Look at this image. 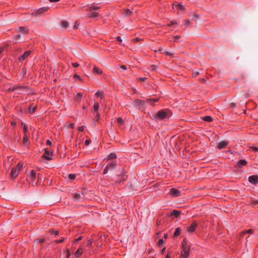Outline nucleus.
<instances>
[{"label": "nucleus", "mask_w": 258, "mask_h": 258, "mask_svg": "<svg viewBox=\"0 0 258 258\" xmlns=\"http://www.w3.org/2000/svg\"><path fill=\"white\" fill-rule=\"evenodd\" d=\"M64 240V238H62L60 240H55L54 241V242H55V243H61V242H63Z\"/></svg>", "instance_id": "nucleus-42"}, {"label": "nucleus", "mask_w": 258, "mask_h": 258, "mask_svg": "<svg viewBox=\"0 0 258 258\" xmlns=\"http://www.w3.org/2000/svg\"><path fill=\"white\" fill-rule=\"evenodd\" d=\"M81 196L79 194L75 193L73 194V198L74 199L79 200L80 199Z\"/></svg>", "instance_id": "nucleus-36"}, {"label": "nucleus", "mask_w": 258, "mask_h": 258, "mask_svg": "<svg viewBox=\"0 0 258 258\" xmlns=\"http://www.w3.org/2000/svg\"><path fill=\"white\" fill-rule=\"evenodd\" d=\"M189 23H190V22L188 20H186L184 21L185 25H189Z\"/></svg>", "instance_id": "nucleus-64"}, {"label": "nucleus", "mask_w": 258, "mask_h": 258, "mask_svg": "<svg viewBox=\"0 0 258 258\" xmlns=\"http://www.w3.org/2000/svg\"><path fill=\"white\" fill-rule=\"evenodd\" d=\"M181 212L176 210H174L171 213V215H173L175 216L176 218H177L180 215Z\"/></svg>", "instance_id": "nucleus-19"}, {"label": "nucleus", "mask_w": 258, "mask_h": 258, "mask_svg": "<svg viewBox=\"0 0 258 258\" xmlns=\"http://www.w3.org/2000/svg\"><path fill=\"white\" fill-rule=\"evenodd\" d=\"M169 114H151L150 117L156 121H159L168 119L170 115Z\"/></svg>", "instance_id": "nucleus-3"}, {"label": "nucleus", "mask_w": 258, "mask_h": 258, "mask_svg": "<svg viewBox=\"0 0 258 258\" xmlns=\"http://www.w3.org/2000/svg\"><path fill=\"white\" fill-rule=\"evenodd\" d=\"M173 8L174 11H178V12L180 10H183L184 8L182 5L179 4H174L173 5Z\"/></svg>", "instance_id": "nucleus-12"}, {"label": "nucleus", "mask_w": 258, "mask_h": 258, "mask_svg": "<svg viewBox=\"0 0 258 258\" xmlns=\"http://www.w3.org/2000/svg\"><path fill=\"white\" fill-rule=\"evenodd\" d=\"M91 143V140H86L85 142V145L86 146H88Z\"/></svg>", "instance_id": "nucleus-52"}, {"label": "nucleus", "mask_w": 258, "mask_h": 258, "mask_svg": "<svg viewBox=\"0 0 258 258\" xmlns=\"http://www.w3.org/2000/svg\"><path fill=\"white\" fill-rule=\"evenodd\" d=\"M36 107L35 106L32 105V113H33L35 111H36Z\"/></svg>", "instance_id": "nucleus-60"}, {"label": "nucleus", "mask_w": 258, "mask_h": 258, "mask_svg": "<svg viewBox=\"0 0 258 258\" xmlns=\"http://www.w3.org/2000/svg\"><path fill=\"white\" fill-rule=\"evenodd\" d=\"M108 170H109V168H108L106 166V167H105V168H104V171H103V174H107V172H108Z\"/></svg>", "instance_id": "nucleus-55"}, {"label": "nucleus", "mask_w": 258, "mask_h": 258, "mask_svg": "<svg viewBox=\"0 0 258 258\" xmlns=\"http://www.w3.org/2000/svg\"><path fill=\"white\" fill-rule=\"evenodd\" d=\"M51 142L50 141V140H47L46 141V145H49V146H51Z\"/></svg>", "instance_id": "nucleus-62"}, {"label": "nucleus", "mask_w": 258, "mask_h": 258, "mask_svg": "<svg viewBox=\"0 0 258 258\" xmlns=\"http://www.w3.org/2000/svg\"><path fill=\"white\" fill-rule=\"evenodd\" d=\"M93 73L100 75L102 74V71L99 68L94 67L93 69Z\"/></svg>", "instance_id": "nucleus-20"}, {"label": "nucleus", "mask_w": 258, "mask_h": 258, "mask_svg": "<svg viewBox=\"0 0 258 258\" xmlns=\"http://www.w3.org/2000/svg\"><path fill=\"white\" fill-rule=\"evenodd\" d=\"M245 234L248 233V234H252L253 233V230L251 229H249L247 230H244Z\"/></svg>", "instance_id": "nucleus-40"}, {"label": "nucleus", "mask_w": 258, "mask_h": 258, "mask_svg": "<svg viewBox=\"0 0 258 258\" xmlns=\"http://www.w3.org/2000/svg\"><path fill=\"white\" fill-rule=\"evenodd\" d=\"M88 17L91 18H96L98 17V14L95 12H91L90 14L88 15Z\"/></svg>", "instance_id": "nucleus-26"}, {"label": "nucleus", "mask_w": 258, "mask_h": 258, "mask_svg": "<svg viewBox=\"0 0 258 258\" xmlns=\"http://www.w3.org/2000/svg\"><path fill=\"white\" fill-rule=\"evenodd\" d=\"M25 28L23 27H20L19 28V31L20 32H25Z\"/></svg>", "instance_id": "nucleus-49"}, {"label": "nucleus", "mask_w": 258, "mask_h": 258, "mask_svg": "<svg viewBox=\"0 0 258 258\" xmlns=\"http://www.w3.org/2000/svg\"><path fill=\"white\" fill-rule=\"evenodd\" d=\"M49 9L48 7H43L38 9L35 12L33 13V15L34 16H37L40 15L42 13L46 12Z\"/></svg>", "instance_id": "nucleus-6"}, {"label": "nucleus", "mask_w": 258, "mask_h": 258, "mask_svg": "<svg viewBox=\"0 0 258 258\" xmlns=\"http://www.w3.org/2000/svg\"><path fill=\"white\" fill-rule=\"evenodd\" d=\"M23 166V164L21 162H19L15 168H17V170L19 171L22 169Z\"/></svg>", "instance_id": "nucleus-29"}, {"label": "nucleus", "mask_w": 258, "mask_h": 258, "mask_svg": "<svg viewBox=\"0 0 258 258\" xmlns=\"http://www.w3.org/2000/svg\"><path fill=\"white\" fill-rule=\"evenodd\" d=\"M83 252V248H79L75 253V255L77 257H79Z\"/></svg>", "instance_id": "nucleus-17"}, {"label": "nucleus", "mask_w": 258, "mask_h": 258, "mask_svg": "<svg viewBox=\"0 0 258 258\" xmlns=\"http://www.w3.org/2000/svg\"><path fill=\"white\" fill-rule=\"evenodd\" d=\"M116 163L114 162H112L111 163H108L106 167L109 168V169H114L115 167Z\"/></svg>", "instance_id": "nucleus-21"}, {"label": "nucleus", "mask_w": 258, "mask_h": 258, "mask_svg": "<svg viewBox=\"0 0 258 258\" xmlns=\"http://www.w3.org/2000/svg\"><path fill=\"white\" fill-rule=\"evenodd\" d=\"M66 252H67V256H66V258H69L70 256V251L68 249H67L66 250Z\"/></svg>", "instance_id": "nucleus-53"}, {"label": "nucleus", "mask_w": 258, "mask_h": 258, "mask_svg": "<svg viewBox=\"0 0 258 258\" xmlns=\"http://www.w3.org/2000/svg\"><path fill=\"white\" fill-rule=\"evenodd\" d=\"M74 78H75V79H78L79 80L82 81V79H81V77L79 75H78L77 74H75L74 75Z\"/></svg>", "instance_id": "nucleus-48"}, {"label": "nucleus", "mask_w": 258, "mask_h": 258, "mask_svg": "<svg viewBox=\"0 0 258 258\" xmlns=\"http://www.w3.org/2000/svg\"><path fill=\"white\" fill-rule=\"evenodd\" d=\"M100 114H96V115L95 116V120L96 121H98L100 119Z\"/></svg>", "instance_id": "nucleus-54"}, {"label": "nucleus", "mask_w": 258, "mask_h": 258, "mask_svg": "<svg viewBox=\"0 0 258 258\" xmlns=\"http://www.w3.org/2000/svg\"><path fill=\"white\" fill-rule=\"evenodd\" d=\"M79 26V24L77 23V22H75V25H74V29H77Z\"/></svg>", "instance_id": "nucleus-57"}, {"label": "nucleus", "mask_w": 258, "mask_h": 258, "mask_svg": "<svg viewBox=\"0 0 258 258\" xmlns=\"http://www.w3.org/2000/svg\"><path fill=\"white\" fill-rule=\"evenodd\" d=\"M116 158V155L115 153H110L109 156H108V159L111 160V159H114Z\"/></svg>", "instance_id": "nucleus-28"}, {"label": "nucleus", "mask_w": 258, "mask_h": 258, "mask_svg": "<svg viewBox=\"0 0 258 258\" xmlns=\"http://www.w3.org/2000/svg\"><path fill=\"white\" fill-rule=\"evenodd\" d=\"M180 38V37L179 36H173V37H171V38H170V41H175V42H177L178 39Z\"/></svg>", "instance_id": "nucleus-33"}, {"label": "nucleus", "mask_w": 258, "mask_h": 258, "mask_svg": "<svg viewBox=\"0 0 258 258\" xmlns=\"http://www.w3.org/2000/svg\"><path fill=\"white\" fill-rule=\"evenodd\" d=\"M23 143L24 145H28L29 144V137L27 136V134H25L24 135L23 139Z\"/></svg>", "instance_id": "nucleus-18"}, {"label": "nucleus", "mask_w": 258, "mask_h": 258, "mask_svg": "<svg viewBox=\"0 0 258 258\" xmlns=\"http://www.w3.org/2000/svg\"><path fill=\"white\" fill-rule=\"evenodd\" d=\"M132 12L128 9L123 11V15L126 16H130L131 15Z\"/></svg>", "instance_id": "nucleus-31"}, {"label": "nucleus", "mask_w": 258, "mask_h": 258, "mask_svg": "<svg viewBox=\"0 0 258 258\" xmlns=\"http://www.w3.org/2000/svg\"><path fill=\"white\" fill-rule=\"evenodd\" d=\"M18 171L17 168H13L11 170L10 176L12 178H15L18 176Z\"/></svg>", "instance_id": "nucleus-13"}, {"label": "nucleus", "mask_w": 258, "mask_h": 258, "mask_svg": "<svg viewBox=\"0 0 258 258\" xmlns=\"http://www.w3.org/2000/svg\"><path fill=\"white\" fill-rule=\"evenodd\" d=\"M251 204L252 205H256L258 204V201L257 200H254L251 201Z\"/></svg>", "instance_id": "nucleus-50"}, {"label": "nucleus", "mask_w": 258, "mask_h": 258, "mask_svg": "<svg viewBox=\"0 0 258 258\" xmlns=\"http://www.w3.org/2000/svg\"><path fill=\"white\" fill-rule=\"evenodd\" d=\"M248 181L254 185L257 184L258 183V175L250 176L248 177Z\"/></svg>", "instance_id": "nucleus-8"}, {"label": "nucleus", "mask_w": 258, "mask_h": 258, "mask_svg": "<svg viewBox=\"0 0 258 258\" xmlns=\"http://www.w3.org/2000/svg\"><path fill=\"white\" fill-rule=\"evenodd\" d=\"M69 177L71 179H74L76 178V175L73 174H69Z\"/></svg>", "instance_id": "nucleus-44"}, {"label": "nucleus", "mask_w": 258, "mask_h": 258, "mask_svg": "<svg viewBox=\"0 0 258 258\" xmlns=\"http://www.w3.org/2000/svg\"><path fill=\"white\" fill-rule=\"evenodd\" d=\"M61 25L62 27L66 28L69 27V23L67 21H63L61 22Z\"/></svg>", "instance_id": "nucleus-27"}, {"label": "nucleus", "mask_w": 258, "mask_h": 258, "mask_svg": "<svg viewBox=\"0 0 258 258\" xmlns=\"http://www.w3.org/2000/svg\"><path fill=\"white\" fill-rule=\"evenodd\" d=\"M52 152L48 151L47 149H45L44 154L42 155V158L44 159L49 160L51 159V158L47 155H52Z\"/></svg>", "instance_id": "nucleus-11"}, {"label": "nucleus", "mask_w": 258, "mask_h": 258, "mask_svg": "<svg viewBox=\"0 0 258 258\" xmlns=\"http://www.w3.org/2000/svg\"><path fill=\"white\" fill-rule=\"evenodd\" d=\"M93 240L92 239H88L87 242V246H91Z\"/></svg>", "instance_id": "nucleus-38"}, {"label": "nucleus", "mask_w": 258, "mask_h": 258, "mask_svg": "<svg viewBox=\"0 0 258 258\" xmlns=\"http://www.w3.org/2000/svg\"><path fill=\"white\" fill-rule=\"evenodd\" d=\"M11 123V125L12 126H16V122L15 121H12Z\"/></svg>", "instance_id": "nucleus-63"}, {"label": "nucleus", "mask_w": 258, "mask_h": 258, "mask_svg": "<svg viewBox=\"0 0 258 258\" xmlns=\"http://www.w3.org/2000/svg\"><path fill=\"white\" fill-rule=\"evenodd\" d=\"M83 95L82 93H78L75 97V100L77 101H80L82 98Z\"/></svg>", "instance_id": "nucleus-30"}, {"label": "nucleus", "mask_w": 258, "mask_h": 258, "mask_svg": "<svg viewBox=\"0 0 258 258\" xmlns=\"http://www.w3.org/2000/svg\"><path fill=\"white\" fill-rule=\"evenodd\" d=\"M36 172L34 170H32L29 175V178L34 180L36 178Z\"/></svg>", "instance_id": "nucleus-16"}, {"label": "nucleus", "mask_w": 258, "mask_h": 258, "mask_svg": "<svg viewBox=\"0 0 258 258\" xmlns=\"http://www.w3.org/2000/svg\"><path fill=\"white\" fill-rule=\"evenodd\" d=\"M198 226V223L196 221H194L190 225L186 227V230L188 232H194Z\"/></svg>", "instance_id": "nucleus-5"}, {"label": "nucleus", "mask_w": 258, "mask_h": 258, "mask_svg": "<svg viewBox=\"0 0 258 258\" xmlns=\"http://www.w3.org/2000/svg\"><path fill=\"white\" fill-rule=\"evenodd\" d=\"M48 232L51 234H54L55 235H57L59 234V231L57 230H55L53 229H50L49 230Z\"/></svg>", "instance_id": "nucleus-24"}, {"label": "nucleus", "mask_w": 258, "mask_h": 258, "mask_svg": "<svg viewBox=\"0 0 258 258\" xmlns=\"http://www.w3.org/2000/svg\"><path fill=\"white\" fill-rule=\"evenodd\" d=\"M36 241L40 243H43L45 241V239L44 238H38L36 239Z\"/></svg>", "instance_id": "nucleus-41"}, {"label": "nucleus", "mask_w": 258, "mask_h": 258, "mask_svg": "<svg viewBox=\"0 0 258 258\" xmlns=\"http://www.w3.org/2000/svg\"><path fill=\"white\" fill-rule=\"evenodd\" d=\"M202 119L205 121L207 122H211L213 120V118L210 116H206L203 117H202Z\"/></svg>", "instance_id": "nucleus-22"}, {"label": "nucleus", "mask_w": 258, "mask_h": 258, "mask_svg": "<svg viewBox=\"0 0 258 258\" xmlns=\"http://www.w3.org/2000/svg\"><path fill=\"white\" fill-rule=\"evenodd\" d=\"M72 66H73L74 68H77V67H78L79 66V64L78 63L74 62V63H72Z\"/></svg>", "instance_id": "nucleus-58"}, {"label": "nucleus", "mask_w": 258, "mask_h": 258, "mask_svg": "<svg viewBox=\"0 0 258 258\" xmlns=\"http://www.w3.org/2000/svg\"><path fill=\"white\" fill-rule=\"evenodd\" d=\"M95 96L98 98H102L103 97V93L102 91H97L95 94Z\"/></svg>", "instance_id": "nucleus-25"}, {"label": "nucleus", "mask_w": 258, "mask_h": 258, "mask_svg": "<svg viewBox=\"0 0 258 258\" xmlns=\"http://www.w3.org/2000/svg\"><path fill=\"white\" fill-rule=\"evenodd\" d=\"M251 149L254 152H258V148L255 147H252Z\"/></svg>", "instance_id": "nucleus-56"}, {"label": "nucleus", "mask_w": 258, "mask_h": 258, "mask_svg": "<svg viewBox=\"0 0 258 258\" xmlns=\"http://www.w3.org/2000/svg\"><path fill=\"white\" fill-rule=\"evenodd\" d=\"M164 243V240L163 239H160L159 240V241H158V242L157 243V245L159 246H160L162 245H163Z\"/></svg>", "instance_id": "nucleus-37"}, {"label": "nucleus", "mask_w": 258, "mask_h": 258, "mask_svg": "<svg viewBox=\"0 0 258 258\" xmlns=\"http://www.w3.org/2000/svg\"><path fill=\"white\" fill-rule=\"evenodd\" d=\"M77 129H78V131H79V132H83L84 130V126H81L80 127H78L77 128Z\"/></svg>", "instance_id": "nucleus-47"}, {"label": "nucleus", "mask_w": 258, "mask_h": 258, "mask_svg": "<svg viewBox=\"0 0 258 258\" xmlns=\"http://www.w3.org/2000/svg\"><path fill=\"white\" fill-rule=\"evenodd\" d=\"M177 22L175 21H171L170 23H169V24H168V26H171L173 25H174V24H177Z\"/></svg>", "instance_id": "nucleus-43"}, {"label": "nucleus", "mask_w": 258, "mask_h": 258, "mask_svg": "<svg viewBox=\"0 0 258 258\" xmlns=\"http://www.w3.org/2000/svg\"><path fill=\"white\" fill-rule=\"evenodd\" d=\"M20 38H21V35H17L15 36L14 38L15 41H18L20 39Z\"/></svg>", "instance_id": "nucleus-46"}, {"label": "nucleus", "mask_w": 258, "mask_h": 258, "mask_svg": "<svg viewBox=\"0 0 258 258\" xmlns=\"http://www.w3.org/2000/svg\"><path fill=\"white\" fill-rule=\"evenodd\" d=\"M228 144V142L222 141L217 144V148L219 149H222L225 148Z\"/></svg>", "instance_id": "nucleus-10"}, {"label": "nucleus", "mask_w": 258, "mask_h": 258, "mask_svg": "<svg viewBox=\"0 0 258 258\" xmlns=\"http://www.w3.org/2000/svg\"><path fill=\"white\" fill-rule=\"evenodd\" d=\"M31 51H25L23 54H22V55H21L18 59L20 61H23L24 60H25V59H26L29 55L30 54H31Z\"/></svg>", "instance_id": "nucleus-9"}, {"label": "nucleus", "mask_w": 258, "mask_h": 258, "mask_svg": "<svg viewBox=\"0 0 258 258\" xmlns=\"http://www.w3.org/2000/svg\"><path fill=\"white\" fill-rule=\"evenodd\" d=\"M82 238V236H80L79 237V238L76 239L75 240H74V242H78L79 241L81 240Z\"/></svg>", "instance_id": "nucleus-59"}, {"label": "nucleus", "mask_w": 258, "mask_h": 258, "mask_svg": "<svg viewBox=\"0 0 258 258\" xmlns=\"http://www.w3.org/2000/svg\"><path fill=\"white\" fill-rule=\"evenodd\" d=\"M182 250L180 252V257L179 258H187L190 249V245L188 244L186 239H184L181 242Z\"/></svg>", "instance_id": "nucleus-1"}, {"label": "nucleus", "mask_w": 258, "mask_h": 258, "mask_svg": "<svg viewBox=\"0 0 258 258\" xmlns=\"http://www.w3.org/2000/svg\"><path fill=\"white\" fill-rule=\"evenodd\" d=\"M247 163L245 160L241 159L237 162V165L239 168H241V166H246Z\"/></svg>", "instance_id": "nucleus-14"}, {"label": "nucleus", "mask_w": 258, "mask_h": 258, "mask_svg": "<svg viewBox=\"0 0 258 258\" xmlns=\"http://www.w3.org/2000/svg\"><path fill=\"white\" fill-rule=\"evenodd\" d=\"M99 9H100L99 7L91 6L89 8V9L87 10V11L91 12L92 10H97Z\"/></svg>", "instance_id": "nucleus-32"}, {"label": "nucleus", "mask_w": 258, "mask_h": 258, "mask_svg": "<svg viewBox=\"0 0 258 258\" xmlns=\"http://www.w3.org/2000/svg\"><path fill=\"white\" fill-rule=\"evenodd\" d=\"M159 100L158 98H150L147 99L146 100H141L140 99H136L135 101V104L136 106L138 107L139 108L141 109L144 107L145 105L146 102H149L151 105H153V102H157Z\"/></svg>", "instance_id": "nucleus-2"}, {"label": "nucleus", "mask_w": 258, "mask_h": 258, "mask_svg": "<svg viewBox=\"0 0 258 258\" xmlns=\"http://www.w3.org/2000/svg\"><path fill=\"white\" fill-rule=\"evenodd\" d=\"M17 90L19 94H24L28 92V89L26 86H14L12 88V91Z\"/></svg>", "instance_id": "nucleus-4"}, {"label": "nucleus", "mask_w": 258, "mask_h": 258, "mask_svg": "<svg viewBox=\"0 0 258 258\" xmlns=\"http://www.w3.org/2000/svg\"><path fill=\"white\" fill-rule=\"evenodd\" d=\"M126 179V176L124 175H119L118 176V178L116 179V182H122L125 181Z\"/></svg>", "instance_id": "nucleus-15"}, {"label": "nucleus", "mask_w": 258, "mask_h": 258, "mask_svg": "<svg viewBox=\"0 0 258 258\" xmlns=\"http://www.w3.org/2000/svg\"><path fill=\"white\" fill-rule=\"evenodd\" d=\"M149 69L151 71H155L157 69V67L156 66H154V65H151V66H150Z\"/></svg>", "instance_id": "nucleus-39"}, {"label": "nucleus", "mask_w": 258, "mask_h": 258, "mask_svg": "<svg viewBox=\"0 0 258 258\" xmlns=\"http://www.w3.org/2000/svg\"><path fill=\"white\" fill-rule=\"evenodd\" d=\"M180 228L179 227H177L175 229V232L173 233L174 237H177L180 235Z\"/></svg>", "instance_id": "nucleus-23"}, {"label": "nucleus", "mask_w": 258, "mask_h": 258, "mask_svg": "<svg viewBox=\"0 0 258 258\" xmlns=\"http://www.w3.org/2000/svg\"><path fill=\"white\" fill-rule=\"evenodd\" d=\"M69 127L71 128H74V127H75V124L74 123H70L69 124Z\"/></svg>", "instance_id": "nucleus-61"}, {"label": "nucleus", "mask_w": 258, "mask_h": 258, "mask_svg": "<svg viewBox=\"0 0 258 258\" xmlns=\"http://www.w3.org/2000/svg\"><path fill=\"white\" fill-rule=\"evenodd\" d=\"M245 234V231H244H244H243L239 233V237H240V238H242V237H243V236Z\"/></svg>", "instance_id": "nucleus-45"}, {"label": "nucleus", "mask_w": 258, "mask_h": 258, "mask_svg": "<svg viewBox=\"0 0 258 258\" xmlns=\"http://www.w3.org/2000/svg\"><path fill=\"white\" fill-rule=\"evenodd\" d=\"M99 106V104L98 103H95L93 106L94 111L95 112L98 111Z\"/></svg>", "instance_id": "nucleus-35"}, {"label": "nucleus", "mask_w": 258, "mask_h": 258, "mask_svg": "<svg viewBox=\"0 0 258 258\" xmlns=\"http://www.w3.org/2000/svg\"><path fill=\"white\" fill-rule=\"evenodd\" d=\"M169 194L172 197H177L180 196V191L178 189L172 188L170 189Z\"/></svg>", "instance_id": "nucleus-7"}, {"label": "nucleus", "mask_w": 258, "mask_h": 258, "mask_svg": "<svg viewBox=\"0 0 258 258\" xmlns=\"http://www.w3.org/2000/svg\"><path fill=\"white\" fill-rule=\"evenodd\" d=\"M117 121L119 123H121L123 122V119L121 117H118L117 119Z\"/></svg>", "instance_id": "nucleus-51"}, {"label": "nucleus", "mask_w": 258, "mask_h": 258, "mask_svg": "<svg viewBox=\"0 0 258 258\" xmlns=\"http://www.w3.org/2000/svg\"><path fill=\"white\" fill-rule=\"evenodd\" d=\"M21 125L22 126H23V132H24V134H27V132L28 131V129H27V127L26 126V125H25V124L24 123V122H22L21 123Z\"/></svg>", "instance_id": "nucleus-34"}]
</instances>
